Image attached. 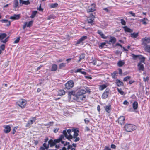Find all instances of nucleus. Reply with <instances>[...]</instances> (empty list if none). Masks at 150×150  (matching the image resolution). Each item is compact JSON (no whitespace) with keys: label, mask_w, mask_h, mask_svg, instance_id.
<instances>
[{"label":"nucleus","mask_w":150,"mask_h":150,"mask_svg":"<svg viewBox=\"0 0 150 150\" xmlns=\"http://www.w3.org/2000/svg\"><path fill=\"white\" fill-rule=\"evenodd\" d=\"M63 139H64V137L63 135H61L59 139L53 140L50 139L48 141L49 146L50 147H52L55 145V147L56 148H58L59 147V146L57 145L56 144L57 143H59L60 142H61L62 144H63L64 146H65L67 145V144H69V142L67 143L64 141H62Z\"/></svg>","instance_id":"f257e3e1"},{"label":"nucleus","mask_w":150,"mask_h":150,"mask_svg":"<svg viewBox=\"0 0 150 150\" xmlns=\"http://www.w3.org/2000/svg\"><path fill=\"white\" fill-rule=\"evenodd\" d=\"M125 130L127 132H131L137 129L136 126L131 124H126L124 126Z\"/></svg>","instance_id":"f03ea898"},{"label":"nucleus","mask_w":150,"mask_h":150,"mask_svg":"<svg viewBox=\"0 0 150 150\" xmlns=\"http://www.w3.org/2000/svg\"><path fill=\"white\" fill-rule=\"evenodd\" d=\"M67 132L68 134L67 133V131L65 130H64L63 131V135H63L64 137H64L68 139L69 140L70 139H71L73 137L71 134V131L70 129H69L68 130H67Z\"/></svg>","instance_id":"7ed1b4c3"},{"label":"nucleus","mask_w":150,"mask_h":150,"mask_svg":"<svg viewBox=\"0 0 150 150\" xmlns=\"http://www.w3.org/2000/svg\"><path fill=\"white\" fill-rule=\"evenodd\" d=\"M27 103L26 100L24 99H21L16 102L17 105L22 109L25 108Z\"/></svg>","instance_id":"20e7f679"},{"label":"nucleus","mask_w":150,"mask_h":150,"mask_svg":"<svg viewBox=\"0 0 150 150\" xmlns=\"http://www.w3.org/2000/svg\"><path fill=\"white\" fill-rule=\"evenodd\" d=\"M90 91L89 90H87L86 89H81L79 90L76 93L78 95L85 96V94L86 93H89Z\"/></svg>","instance_id":"39448f33"},{"label":"nucleus","mask_w":150,"mask_h":150,"mask_svg":"<svg viewBox=\"0 0 150 150\" xmlns=\"http://www.w3.org/2000/svg\"><path fill=\"white\" fill-rule=\"evenodd\" d=\"M74 83L72 80L68 81L65 84V88L67 89H70L74 86Z\"/></svg>","instance_id":"423d86ee"},{"label":"nucleus","mask_w":150,"mask_h":150,"mask_svg":"<svg viewBox=\"0 0 150 150\" xmlns=\"http://www.w3.org/2000/svg\"><path fill=\"white\" fill-rule=\"evenodd\" d=\"M96 10V5L95 4H92L89 6L87 10L88 12H93Z\"/></svg>","instance_id":"0eeeda50"},{"label":"nucleus","mask_w":150,"mask_h":150,"mask_svg":"<svg viewBox=\"0 0 150 150\" xmlns=\"http://www.w3.org/2000/svg\"><path fill=\"white\" fill-rule=\"evenodd\" d=\"M94 18V16L92 14H90L87 19L88 23L91 24H93Z\"/></svg>","instance_id":"6e6552de"},{"label":"nucleus","mask_w":150,"mask_h":150,"mask_svg":"<svg viewBox=\"0 0 150 150\" xmlns=\"http://www.w3.org/2000/svg\"><path fill=\"white\" fill-rule=\"evenodd\" d=\"M4 129V131L6 133H9L11 130V128L9 125H4L3 126Z\"/></svg>","instance_id":"1a4fd4ad"},{"label":"nucleus","mask_w":150,"mask_h":150,"mask_svg":"<svg viewBox=\"0 0 150 150\" xmlns=\"http://www.w3.org/2000/svg\"><path fill=\"white\" fill-rule=\"evenodd\" d=\"M77 100L78 101L81 102L82 101L85 100L86 96H85L78 95H76Z\"/></svg>","instance_id":"9d476101"},{"label":"nucleus","mask_w":150,"mask_h":150,"mask_svg":"<svg viewBox=\"0 0 150 150\" xmlns=\"http://www.w3.org/2000/svg\"><path fill=\"white\" fill-rule=\"evenodd\" d=\"M109 90L106 89L103 92L102 96V98L103 99L106 98L109 93Z\"/></svg>","instance_id":"9b49d317"},{"label":"nucleus","mask_w":150,"mask_h":150,"mask_svg":"<svg viewBox=\"0 0 150 150\" xmlns=\"http://www.w3.org/2000/svg\"><path fill=\"white\" fill-rule=\"evenodd\" d=\"M125 117L124 116H120L118 119V123L122 125L124 123Z\"/></svg>","instance_id":"f8f14e48"},{"label":"nucleus","mask_w":150,"mask_h":150,"mask_svg":"<svg viewBox=\"0 0 150 150\" xmlns=\"http://www.w3.org/2000/svg\"><path fill=\"white\" fill-rule=\"evenodd\" d=\"M36 118L35 117H33L32 120H29L26 126V127H30V125L32 124L35 121Z\"/></svg>","instance_id":"ddd939ff"},{"label":"nucleus","mask_w":150,"mask_h":150,"mask_svg":"<svg viewBox=\"0 0 150 150\" xmlns=\"http://www.w3.org/2000/svg\"><path fill=\"white\" fill-rule=\"evenodd\" d=\"M142 40L144 44H146L150 42V38L146 37L143 38Z\"/></svg>","instance_id":"4468645a"},{"label":"nucleus","mask_w":150,"mask_h":150,"mask_svg":"<svg viewBox=\"0 0 150 150\" xmlns=\"http://www.w3.org/2000/svg\"><path fill=\"white\" fill-rule=\"evenodd\" d=\"M105 110L108 113H110L111 110V105L109 104L106 105L104 107Z\"/></svg>","instance_id":"2eb2a0df"},{"label":"nucleus","mask_w":150,"mask_h":150,"mask_svg":"<svg viewBox=\"0 0 150 150\" xmlns=\"http://www.w3.org/2000/svg\"><path fill=\"white\" fill-rule=\"evenodd\" d=\"M20 18V14H16L13 15V16L10 17L9 18L11 19L14 20H17L19 19Z\"/></svg>","instance_id":"dca6fc26"},{"label":"nucleus","mask_w":150,"mask_h":150,"mask_svg":"<svg viewBox=\"0 0 150 150\" xmlns=\"http://www.w3.org/2000/svg\"><path fill=\"white\" fill-rule=\"evenodd\" d=\"M137 67L139 71H143L144 70V66L142 63L141 62L139 63L137 65Z\"/></svg>","instance_id":"f3484780"},{"label":"nucleus","mask_w":150,"mask_h":150,"mask_svg":"<svg viewBox=\"0 0 150 150\" xmlns=\"http://www.w3.org/2000/svg\"><path fill=\"white\" fill-rule=\"evenodd\" d=\"M116 41V39L114 37H111L110 40L109 41L108 43L109 44H114Z\"/></svg>","instance_id":"a211bd4d"},{"label":"nucleus","mask_w":150,"mask_h":150,"mask_svg":"<svg viewBox=\"0 0 150 150\" xmlns=\"http://www.w3.org/2000/svg\"><path fill=\"white\" fill-rule=\"evenodd\" d=\"M83 70V68L78 69L76 70H75L74 72L75 73L80 72L84 75H86V73L84 71H81Z\"/></svg>","instance_id":"6ab92c4d"},{"label":"nucleus","mask_w":150,"mask_h":150,"mask_svg":"<svg viewBox=\"0 0 150 150\" xmlns=\"http://www.w3.org/2000/svg\"><path fill=\"white\" fill-rule=\"evenodd\" d=\"M125 31L126 32H129V33H131L133 31L132 30L130 29L127 26H124L123 27Z\"/></svg>","instance_id":"aec40b11"},{"label":"nucleus","mask_w":150,"mask_h":150,"mask_svg":"<svg viewBox=\"0 0 150 150\" xmlns=\"http://www.w3.org/2000/svg\"><path fill=\"white\" fill-rule=\"evenodd\" d=\"M108 85L107 84H104L100 85L99 87V89L100 90H103Z\"/></svg>","instance_id":"412c9836"},{"label":"nucleus","mask_w":150,"mask_h":150,"mask_svg":"<svg viewBox=\"0 0 150 150\" xmlns=\"http://www.w3.org/2000/svg\"><path fill=\"white\" fill-rule=\"evenodd\" d=\"M97 33L99 34L101 36V37L103 39L107 38V37L105 36L103 32L100 30H98Z\"/></svg>","instance_id":"4be33fe9"},{"label":"nucleus","mask_w":150,"mask_h":150,"mask_svg":"<svg viewBox=\"0 0 150 150\" xmlns=\"http://www.w3.org/2000/svg\"><path fill=\"white\" fill-rule=\"evenodd\" d=\"M138 106V103L137 101H134L132 104V107L133 108L134 110L137 109Z\"/></svg>","instance_id":"5701e85b"},{"label":"nucleus","mask_w":150,"mask_h":150,"mask_svg":"<svg viewBox=\"0 0 150 150\" xmlns=\"http://www.w3.org/2000/svg\"><path fill=\"white\" fill-rule=\"evenodd\" d=\"M57 66L55 64H53L52 65V67L51 69V71H55L57 70Z\"/></svg>","instance_id":"b1692460"},{"label":"nucleus","mask_w":150,"mask_h":150,"mask_svg":"<svg viewBox=\"0 0 150 150\" xmlns=\"http://www.w3.org/2000/svg\"><path fill=\"white\" fill-rule=\"evenodd\" d=\"M13 7L14 8H16L18 6V0H14L13 1Z\"/></svg>","instance_id":"393cba45"},{"label":"nucleus","mask_w":150,"mask_h":150,"mask_svg":"<svg viewBox=\"0 0 150 150\" xmlns=\"http://www.w3.org/2000/svg\"><path fill=\"white\" fill-rule=\"evenodd\" d=\"M0 21L2 23H8L6 24V25L7 26H9L11 24L10 22L9 21H8V20H6V19L1 20Z\"/></svg>","instance_id":"a878e982"},{"label":"nucleus","mask_w":150,"mask_h":150,"mask_svg":"<svg viewBox=\"0 0 150 150\" xmlns=\"http://www.w3.org/2000/svg\"><path fill=\"white\" fill-rule=\"evenodd\" d=\"M116 85L119 86H122L123 84V83L119 79L116 80Z\"/></svg>","instance_id":"bb28decb"},{"label":"nucleus","mask_w":150,"mask_h":150,"mask_svg":"<svg viewBox=\"0 0 150 150\" xmlns=\"http://www.w3.org/2000/svg\"><path fill=\"white\" fill-rule=\"evenodd\" d=\"M65 94V91L63 89L59 90L58 91V95L59 96L64 95Z\"/></svg>","instance_id":"cd10ccee"},{"label":"nucleus","mask_w":150,"mask_h":150,"mask_svg":"<svg viewBox=\"0 0 150 150\" xmlns=\"http://www.w3.org/2000/svg\"><path fill=\"white\" fill-rule=\"evenodd\" d=\"M7 36V35L6 33H1L0 34V40H1Z\"/></svg>","instance_id":"c85d7f7f"},{"label":"nucleus","mask_w":150,"mask_h":150,"mask_svg":"<svg viewBox=\"0 0 150 150\" xmlns=\"http://www.w3.org/2000/svg\"><path fill=\"white\" fill-rule=\"evenodd\" d=\"M79 131L78 130L75 129L74 130V134H73V138H75L78 135Z\"/></svg>","instance_id":"c756f323"},{"label":"nucleus","mask_w":150,"mask_h":150,"mask_svg":"<svg viewBox=\"0 0 150 150\" xmlns=\"http://www.w3.org/2000/svg\"><path fill=\"white\" fill-rule=\"evenodd\" d=\"M22 4H24L25 5H27L30 4V2L29 1V0H27V1H24L23 0L22 1V2L21 3Z\"/></svg>","instance_id":"7c9ffc66"},{"label":"nucleus","mask_w":150,"mask_h":150,"mask_svg":"<svg viewBox=\"0 0 150 150\" xmlns=\"http://www.w3.org/2000/svg\"><path fill=\"white\" fill-rule=\"evenodd\" d=\"M25 23H27V27H31L33 23V21H29L28 23L27 22H25Z\"/></svg>","instance_id":"2f4dec72"},{"label":"nucleus","mask_w":150,"mask_h":150,"mask_svg":"<svg viewBox=\"0 0 150 150\" xmlns=\"http://www.w3.org/2000/svg\"><path fill=\"white\" fill-rule=\"evenodd\" d=\"M58 5V4L57 3L51 4L50 5V6L52 8H54L57 7Z\"/></svg>","instance_id":"473e14b6"},{"label":"nucleus","mask_w":150,"mask_h":150,"mask_svg":"<svg viewBox=\"0 0 150 150\" xmlns=\"http://www.w3.org/2000/svg\"><path fill=\"white\" fill-rule=\"evenodd\" d=\"M138 58L139 59L141 60L140 62H141V63L144 62L145 61V58L142 56L139 55V58Z\"/></svg>","instance_id":"72a5a7b5"},{"label":"nucleus","mask_w":150,"mask_h":150,"mask_svg":"<svg viewBox=\"0 0 150 150\" xmlns=\"http://www.w3.org/2000/svg\"><path fill=\"white\" fill-rule=\"evenodd\" d=\"M125 64V62L122 61H120L117 63V65L119 67H122Z\"/></svg>","instance_id":"f704fd0d"},{"label":"nucleus","mask_w":150,"mask_h":150,"mask_svg":"<svg viewBox=\"0 0 150 150\" xmlns=\"http://www.w3.org/2000/svg\"><path fill=\"white\" fill-rule=\"evenodd\" d=\"M147 20V19L146 18H144L143 19H140L139 20V21L140 22H142L143 24H144V25H146L147 24V23L146 21Z\"/></svg>","instance_id":"c9c22d12"},{"label":"nucleus","mask_w":150,"mask_h":150,"mask_svg":"<svg viewBox=\"0 0 150 150\" xmlns=\"http://www.w3.org/2000/svg\"><path fill=\"white\" fill-rule=\"evenodd\" d=\"M138 36V33H132L131 34V36L133 38H137Z\"/></svg>","instance_id":"e433bc0d"},{"label":"nucleus","mask_w":150,"mask_h":150,"mask_svg":"<svg viewBox=\"0 0 150 150\" xmlns=\"http://www.w3.org/2000/svg\"><path fill=\"white\" fill-rule=\"evenodd\" d=\"M37 13V11H33L31 15L30 16V17L31 18H33L35 17L36 14Z\"/></svg>","instance_id":"4c0bfd02"},{"label":"nucleus","mask_w":150,"mask_h":150,"mask_svg":"<svg viewBox=\"0 0 150 150\" xmlns=\"http://www.w3.org/2000/svg\"><path fill=\"white\" fill-rule=\"evenodd\" d=\"M85 57V54H82L81 55L78 60V62H80L82 59L84 58Z\"/></svg>","instance_id":"58836bf2"},{"label":"nucleus","mask_w":150,"mask_h":150,"mask_svg":"<svg viewBox=\"0 0 150 150\" xmlns=\"http://www.w3.org/2000/svg\"><path fill=\"white\" fill-rule=\"evenodd\" d=\"M118 73L117 71H115L112 74V78L113 79H115L116 78V74Z\"/></svg>","instance_id":"ea45409f"},{"label":"nucleus","mask_w":150,"mask_h":150,"mask_svg":"<svg viewBox=\"0 0 150 150\" xmlns=\"http://www.w3.org/2000/svg\"><path fill=\"white\" fill-rule=\"evenodd\" d=\"M139 55H135L133 54H132V59L134 60H136L137 58H139Z\"/></svg>","instance_id":"a19ab883"},{"label":"nucleus","mask_w":150,"mask_h":150,"mask_svg":"<svg viewBox=\"0 0 150 150\" xmlns=\"http://www.w3.org/2000/svg\"><path fill=\"white\" fill-rule=\"evenodd\" d=\"M81 44L82 45H83V41H81V40L80 39H79L77 40V41L75 45H78L79 44Z\"/></svg>","instance_id":"79ce46f5"},{"label":"nucleus","mask_w":150,"mask_h":150,"mask_svg":"<svg viewBox=\"0 0 150 150\" xmlns=\"http://www.w3.org/2000/svg\"><path fill=\"white\" fill-rule=\"evenodd\" d=\"M131 77L130 76H127L124 78L123 81H127L128 80H129Z\"/></svg>","instance_id":"37998d69"},{"label":"nucleus","mask_w":150,"mask_h":150,"mask_svg":"<svg viewBox=\"0 0 150 150\" xmlns=\"http://www.w3.org/2000/svg\"><path fill=\"white\" fill-rule=\"evenodd\" d=\"M117 90L118 92L120 93L121 95H123L124 94V92L122 91L121 88L119 89L117 88Z\"/></svg>","instance_id":"c03bdc74"},{"label":"nucleus","mask_w":150,"mask_h":150,"mask_svg":"<svg viewBox=\"0 0 150 150\" xmlns=\"http://www.w3.org/2000/svg\"><path fill=\"white\" fill-rule=\"evenodd\" d=\"M120 21V23L122 25H126V22L123 19H121Z\"/></svg>","instance_id":"a18cd8bd"},{"label":"nucleus","mask_w":150,"mask_h":150,"mask_svg":"<svg viewBox=\"0 0 150 150\" xmlns=\"http://www.w3.org/2000/svg\"><path fill=\"white\" fill-rule=\"evenodd\" d=\"M87 36H83L80 38V39L81 40V41L83 42L85 40L87 39Z\"/></svg>","instance_id":"49530a36"},{"label":"nucleus","mask_w":150,"mask_h":150,"mask_svg":"<svg viewBox=\"0 0 150 150\" xmlns=\"http://www.w3.org/2000/svg\"><path fill=\"white\" fill-rule=\"evenodd\" d=\"M106 43L105 42L101 43L99 46V47L100 48H102L104 47V46L105 45Z\"/></svg>","instance_id":"de8ad7c7"},{"label":"nucleus","mask_w":150,"mask_h":150,"mask_svg":"<svg viewBox=\"0 0 150 150\" xmlns=\"http://www.w3.org/2000/svg\"><path fill=\"white\" fill-rule=\"evenodd\" d=\"M65 65L64 63H62L59 64V68L61 69L62 68L65 67Z\"/></svg>","instance_id":"09e8293b"},{"label":"nucleus","mask_w":150,"mask_h":150,"mask_svg":"<svg viewBox=\"0 0 150 150\" xmlns=\"http://www.w3.org/2000/svg\"><path fill=\"white\" fill-rule=\"evenodd\" d=\"M17 127H15L13 129L12 131V134H14L15 133L16 130H17Z\"/></svg>","instance_id":"8fccbe9b"},{"label":"nucleus","mask_w":150,"mask_h":150,"mask_svg":"<svg viewBox=\"0 0 150 150\" xmlns=\"http://www.w3.org/2000/svg\"><path fill=\"white\" fill-rule=\"evenodd\" d=\"M20 40V37H18L15 40L14 42V43L16 44L18 43Z\"/></svg>","instance_id":"3c124183"},{"label":"nucleus","mask_w":150,"mask_h":150,"mask_svg":"<svg viewBox=\"0 0 150 150\" xmlns=\"http://www.w3.org/2000/svg\"><path fill=\"white\" fill-rule=\"evenodd\" d=\"M43 146L45 148H46V149H48L49 147V144L47 145L46 143H44L43 144Z\"/></svg>","instance_id":"603ef678"},{"label":"nucleus","mask_w":150,"mask_h":150,"mask_svg":"<svg viewBox=\"0 0 150 150\" xmlns=\"http://www.w3.org/2000/svg\"><path fill=\"white\" fill-rule=\"evenodd\" d=\"M5 45L4 44H2L0 46V48L2 50H4L5 48Z\"/></svg>","instance_id":"864d4df0"},{"label":"nucleus","mask_w":150,"mask_h":150,"mask_svg":"<svg viewBox=\"0 0 150 150\" xmlns=\"http://www.w3.org/2000/svg\"><path fill=\"white\" fill-rule=\"evenodd\" d=\"M54 16L53 15H51L48 16L47 19L50 20L52 18H54Z\"/></svg>","instance_id":"5fc2aeb1"},{"label":"nucleus","mask_w":150,"mask_h":150,"mask_svg":"<svg viewBox=\"0 0 150 150\" xmlns=\"http://www.w3.org/2000/svg\"><path fill=\"white\" fill-rule=\"evenodd\" d=\"M149 80V78L148 76H147L146 77H144L143 78V80L145 82H146L147 81Z\"/></svg>","instance_id":"6e6d98bb"},{"label":"nucleus","mask_w":150,"mask_h":150,"mask_svg":"<svg viewBox=\"0 0 150 150\" xmlns=\"http://www.w3.org/2000/svg\"><path fill=\"white\" fill-rule=\"evenodd\" d=\"M74 92L73 91L70 92L68 93L69 97L71 95H74Z\"/></svg>","instance_id":"4d7b16f0"},{"label":"nucleus","mask_w":150,"mask_h":150,"mask_svg":"<svg viewBox=\"0 0 150 150\" xmlns=\"http://www.w3.org/2000/svg\"><path fill=\"white\" fill-rule=\"evenodd\" d=\"M104 150H111V149L109 147L105 146L104 149Z\"/></svg>","instance_id":"13d9d810"},{"label":"nucleus","mask_w":150,"mask_h":150,"mask_svg":"<svg viewBox=\"0 0 150 150\" xmlns=\"http://www.w3.org/2000/svg\"><path fill=\"white\" fill-rule=\"evenodd\" d=\"M84 121L85 122V123L86 124H88L89 122V120H88V118H86L84 120Z\"/></svg>","instance_id":"bf43d9fd"},{"label":"nucleus","mask_w":150,"mask_h":150,"mask_svg":"<svg viewBox=\"0 0 150 150\" xmlns=\"http://www.w3.org/2000/svg\"><path fill=\"white\" fill-rule=\"evenodd\" d=\"M119 74L120 75H121L122 74V70L121 69H119Z\"/></svg>","instance_id":"052dcab7"},{"label":"nucleus","mask_w":150,"mask_h":150,"mask_svg":"<svg viewBox=\"0 0 150 150\" xmlns=\"http://www.w3.org/2000/svg\"><path fill=\"white\" fill-rule=\"evenodd\" d=\"M129 13L131 14L132 16L134 17H135V14L132 11H131L129 12Z\"/></svg>","instance_id":"680f3d73"},{"label":"nucleus","mask_w":150,"mask_h":150,"mask_svg":"<svg viewBox=\"0 0 150 150\" xmlns=\"http://www.w3.org/2000/svg\"><path fill=\"white\" fill-rule=\"evenodd\" d=\"M7 41V38L5 39L4 40H1V42H3L4 43H5Z\"/></svg>","instance_id":"e2e57ef3"},{"label":"nucleus","mask_w":150,"mask_h":150,"mask_svg":"<svg viewBox=\"0 0 150 150\" xmlns=\"http://www.w3.org/2000/svg\"><path fill=\"white\" fill-rule=\"evenodd\" d=\"M123 104L125 105H128L129 104V103L127 101L125 100L123 102Z\"/></svg>","instance_id":"0e129e2a"},{"label":"nucleus","mask_w":150,"mask_h":150,"mask_svg":"<svg viewBox=\"0 0 150 150\" xmlns=\"http://www.w3.org/2000/svg\"><path fill=\"white\" fill-rule=\"evenodd\" d=\"M111 147L112 149H115L116 148V146L115 145L113 144H112L111 145Z\"/></svg>","instance_id":"69168bd1"},{"label":"nucleus","mask_w":150,"mask_h":150,"mask_svg":"<svg viewBox=\"0 0 150 150\" xmlns=\"http://www.w3.org/2000/svg\"><path fill=\"white\" fill-rule=\"evenodd\" d=\"M80 139L79 137H76V138L74 140V142H76L79 141Z\"/></svg>","instance_id":"338daca9"},{"label":"nucleus","mask_w":150,"mask_h":150,"mask_svg":"<svg viewBox=\"0 0 150 150\" xmlns=\"http://www.w3.org/2000/svg\"><path fill=\"white\" fill-rule=\"evenodd\" d=\"M116 46H120L121 48L122 47V45L118 43H116Z\"/></svg>","instance_id":"774afa93"}]
</instances>
